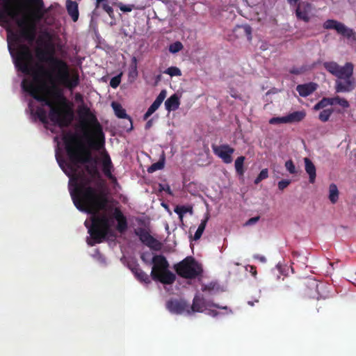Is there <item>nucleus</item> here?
Returning a JSON list of instances; mask_svg holds the SVG:
<instances>
[{"label": "nucleus", "mask_w": 356, "mask_h": 356, "mask_svg": "<svg viewBox=\"0 0 356 356\" xmlns=\"http://www.w3.org/2000/svg\"><path fill=\"white\" fill-rule=\"evenodd\" d=\"M153 264L151 277L153 280L159 282L163 284H172L176 280V275L169 269V264L163 255H155L153 257Z\"/></svg>", "instance_id": "0eeeda50"}, {"label": "nucleus", "mask_w": 356, "mask_h": 356, "mask_svg": "<svg viewBox=\"0 0 356 356\" xmlns=\"http://www.w3.org/2000/svg\"><path fill=\"white\" fill-rule=\"evenodd\" d=\"M304 163L305 171L309 175V181L311 184H314L316 177V167L309 158H305Z\"/></svg>", "instance_id": "412c9836"}, {"label": "nucleus", "mask_w": 356, "mask_h": 356, "mask_svg": "<svg viewBox=\"0 0 356 356\" xmlns=\"http://www.w3.org/2000/svg\"><path fill=\"white\" fill-rule=\"evenodd\" d=\"M166 95V90H162L147 110L153 114L159 108L163 100L165 99Z\"/></svg>", "instance_id": "393cba45"}, {"label": "nucleus", "mask_w": 356, "mask_h": 356, "mask_svg": "<svg viewBox=\"0 0 356 356\" xmlns=\"http://www.w3.org/2000/svg\"><path fill=\"white\" fill-rule=\"evenodd\" d=\"M102 165L103 172L105 175V176L110 179H115V178L113 177L112 174L113 163L109 155L107 153H106L104 156L102 161Z\"/></svg>", "instance_id": "4be33fe9"}, {"label": "nucleus", "mask_w": 356, "mask_h": 356, "mask_svg": "<svg viewBox=\"0 0 356 356\" xmlns=\"http://www.w3.org/2000/svg\"><path fill=\"white\" fill-rule=\"evenodd\" d=\"M164 73L170 75V76H179L181 75L180 69L175 66L167 68L164 71Z\"/></svg>", "instance_id": "72a5a7b5"}, {"label": "nucleus", "mask_w": 356, "mask_h": 356, "mask_svg": "<svg viewBox=\"0 0 356 356\" xmlns=\"http://www.w3.org/2000/svg\"><path fill=\"white\" fill-rule=\"evenodd\" d=\"M252 272H254V273H256V270H252Z\"/></svg>", "instance_id": "338daca9"}, {"label": "nucleus", "mask_w": 356, "mask_h": 356, "mask_svg": "<svg viewBox=\"0 0 356 356\" xmlns=\"http://www.w3.org/2000/svg\"><path fill=\"white\" fill-rule=\"evenodd\" d=\"M287 1V3L291 6H296V4H298V3L301 2L300 0H286Z\"/></svg>", "instance_id": "5fc2aeb1"}, {"label": "nucleus", "mask_w": 356, "mask_h": 356, "mask_svg": "<svg viewBox=\"0 0 356 356\" xmlns=\"http://www.w3.org/2000/svg\"><path fill=\"white\" fill-rule=\"evenodd\" d=\"M179 105L180 101L177 94H173L165 102V107L168 112L177 110Z\"/></svg>", "instance_id": "5701e85b"}, {"label": "nucleus", "mask_w": 356, "mask_h": 356, "mask_svg": "<svg viewBox=\"0 0 356 356\" xmlns=\"http://www.w3.org/2000/svg\"><path fill=\"white\" fill-rule=\"evenodd\" d=\"M128 267L131 270V271L133 273V274L134 273V270H135L134 268H140L139 264L136 261L129 263Z\"/></svg>", "instance_id": "49530a36"}, {"label": "nucleus", "mask_w": 356, "mask_h": 356, "mask_svg": "<svg viewBox=\"0 0 356 356\" xmlns=\"http://www.w3.org/2000/svg\"><path fill=\"white\" fill-rule=\"evenodd\" d=\"M269 123L271 124H286V117H274L270 119Z\"/></svg>", "instance_id": "79ce46f5"}, {"label": "nucleus", "mask_w": 356, "mask_h": 356, "mask_svg": "<svg viewBox=\"0 0 356 356\" xmlns=\"http://www.w3.org/2000/svg\"><path fill=\"white\" fill-rule=\"evenodd\" d=\"M164 168V161H159L154 163H153L152 165H151L149 168H148V172L149 173H152V172H154L156 170H161Z\"/></svg>", "instance_id": "e433bc0d"}, {"label": "nucleus", "mask_w": 356, "mask_h": 356, "mask_svg": "<svg viewBox=\"0 0 356 356\" xmlns=\"http://www.w3.org/2000/svg\"><path fill=\"white\" fill-rule=\"evenodd\" d=\"M191 210V208L185 206H177L174 211L179 216L180 219H182L183 216Z\"/></svg>", "instance_id": "c9c22d12"}, {"label": "nucleus", "mask_w": 356, "mask_h": 356, "mask_svg": "<svg viewBox=\"0 0 356 356\" xmlns=\"http://www.w3.org/2000/svg\"><path fill=\"white\" fill-rule=\"evenodd\" d=\"M10 53L13 58L15 67L24 74H33V80L24 79L22 81V88L34 99L41 102L42 106H48L49 109V118L60 127H68L73 120L74 113L69 102L63 93L55 87L53 95L55 101L49 98L42 92L44 83H38V75H44L54 79L70 90H73L80 83L79 75L77 72L70 75L67 63L54 55V49H37L35 56L38 61L48 64L49 70L43 65H37V70L33 67V56L29 46L19 44L15 52L8 46Z\"/></svg>", "instance_id": "f257e3e1"}, {"label": "nucleus", "mask_w": 356, "mask_h": 356, "mask_svg": "<svg viewBox=\"0 0 356 356\" xmlns=\"http://www.w3.org/2000/svg\"><path fill=\"white\" fill-rule=\"evenodd\" d=\"M324 68L337 79L334 83L335 92H350L355 88V79L353 77L354 65L347 62L343 66H340L334 61L323 63Z\"/></svg>", "instance_id": "7ed1b4c3"}, {"label": "nucleus", "mask_w": 356, "mask_h": 356, "mask_svg": "<svg viewBox=\"0 0 356 356\" xmlns=\"http://www.w3.org/2000/svg\"><path fill=\"white\" fill-rule=\"evenodd\" d=\"M118 7L121 11H122L124 13H128V12H131L133 10L134 6L131 5V4L125 5L122 3H120L118 4Z\"/></svg>", "instance_id": "37998d69"}, {"label": "nucleus", "mask_w": 356, "mask_h": 356, "mask_svg": "<svg viewBox=\"0 0 356 356\" xmlns=\"http://www.w3.org/2000/svg\"><path fill=\"white\" fill-rule=\"evenodd\" d=\"M207 289V286H204V287L203 288V291H206Z\"/></svg>", "instance_id": "680f3d73"}, {"label": "nucleus", "mask_w": 356, "mask_h": 356, "mask_svg": "<svg viewBox=\"0 0 356 356\" xmlns=\"http://www.w3.org/2000/svg\"><path fill=\"white\" fill-rule=\"evenodd\" d=\"M243 29H244V31H245V33L246 35L250 40L251 39V34H252V29H251V27L250 26H248V25H245V26H243Z\"/></svg>", "instance_id": "de8ad7c7"}, {"label": "nucleus", "mask_w": 356, "mask_h": 356, "mask_svg": "<svg viewBox=\"0 0 356 356\" xmlns=\"http://www.w3.org/2000/svg\"><path fill=\"white\" fill-rule=\"evenodd\" d=\"M35 115L38 118L40 121L43 124H47L48 122L47 120V113L45 109L42 106L37 107Z\"/></svg>", "instance_id": "2f4dec72"}, {"label": "nucleus", "mask_w": 356, "mask_h": 356, "mask_svg": "<svg viewBox=\"0 0 356 356\" xmlns=\"http://www.w3.org/2000/svg\"><path fill=\"white\" fill-rule=\"evenodd\" d=\"M79 115L82 120L84 127L88 124L92 127V135L88 131H85L83 134V137L86 139L88 146L90 149L100 150L104 147L105 138L102 127L96 116L92 113L90 108L85 105L79 108Z\"/></svg>", "instance_id": "20e7f679"}, {"label": "nucleus", "mask_w": 356, "mask_h": 356, "mask_svg": "<svg viewBox=\"0 0 356 356\" xmlns=\"http://www.w3.org/2000/svg\"><path fill=\"white\" fill-rule=\"evenodd\" d=\"M245 159V156H238L235 161L234 166H235L236 172L237 175L239 176H243V175L245 173V170L243 168Z\"/></svg>", "instance_id": "7c9ffc66"}, {"label": "nucleus", "mask_w": 356, "mask_h": 356, "mask_svg": "<svg viewBox=\"0 0 356 356\" xmlns=\"http://www.w3.org/2000/svg\"><path fill=\"white\" fill-rule=\"evenodd\" d=\"M333 111H334L332 108L323 110L319 113L318 119L323 122L328 121Z\"/></svg>", "instance_id": "473e14b6"}, {"label": "nucleus", "mask_w": 356, "mask_h": 356, "mask_svg": "<svg viewBox=\"0 0 356 356\" xmlns=\"http://www.w3.org/2000/svg\"><path fill=\"white\" fill-rule=\"evenodd\" d=\"M339 190L334 184H331L329 186V200L332 204L337 203L339 200Z\"/></svg>", "instance_id": "c85d7f7f"}, {"label": "nucleus", "mask_w": 356, "mask_h": 356, "mask_svg": "<svg viewBox=\"0 0 356 356\" xmlns=\"http://www.w3.org/2000/svg\"><path fill=\"white\" fill-rule=\"evenodd\" d=\"M29 3L34 6L35 9L32 13L33 18L38 21L41 20L47 10L44 9L43 0H27Z\"/></svg>", "instance_id": "a211bd4d"}, {"label": "nucleus", "mask_w": 356, "mask_h": 356, "mask_svg": "<svg viewBox=\"0 0 356 356\" xmlns=\"http://www.w3.org/2000/svg\"><path fill=\"white\" fill-rule=\"evenodd\" d=\"M18 26L21 28L19 33L12 34L11 38L16 42H19L21 38H24L29 42H33L35 38V27L34 25L27 26L24 20H18Z\"/></svg>", "instance_id": "1a4fd4ad"}, {"label": "nucleus", "mask_w": 356, "mask_h": 356, "mask_svg": "<svg viewBox=\"0 0 356 356\" xmlns=\"http://www.w3.org/2000/svg\"><path fill=\"white\" fill-rule=\"evenodd\" d=\"M184 48L182 43L179 41H177L170 44L169 51L172 54L180 51Z\"/></svg>", "instance_id": "f704fd0d"}, {"label": "nucleus", "mask_w": 356, "mask_h": 356, "mask_svg": "<svg viewBox=\"0 0 356 356\" xmlns=\"http://www.w3.org/2000/svg\"><path fill=\"white\" fill-rule=\"evenodd\" d=\"M121 82V74H118L113 77L110 81V86L113 88H116L119 86Z\"/></svg>", "instance_id": "a19ab883"}, {"label": "nucleus", "mask_w": 356, "mask_h": 356, "mask_svg": "<svg viewBox=\"0 0 356 356\" xmlns=\"http://www.w3.org/2000/svg\"><path fill=\"white\" fill-rule=\"evenodd\" d=\"M142 260L145 261V258L143 256L141 257Z\"/></svg>", "instance_id": "e2e57ef3"}, {"label": "nucleus", "mask_w": 356, "mask_h": 356, "mask_svg": "<svg viewBox=\"0 0 356 356\" xmlns=\"http://www.w3.org/2000/svg\"><path fill=\"white\" fill-rule=\"evenodd\" d=\"M66 9L68 15L71 17L73 22H76L79 17L78 3L75 1L67 0Z\"/></svg>", "instance_id": "aec40b11"}, {"label": "nucleus", "mask_w": 356, "mask_h": 356, "mask_svg": "<svg viewBox=\"0 0 356 356\" xmlns=\"http://www.w3.org/2000/svg\"><path fill=\"white\" fill-rule=\"evenodd\" d=\"M111 106L115 112V115L120 119H129L131 122V118L129 117L125 109H124L122 105L118 102H113L111 103Z\"/></svg>", "instance_id": "a878e982"}, {"label": "nucleus", "mask_w": 356, "mask_h": 356, "mask_svg": "<svg viewBox=\"0 0 356 356\" xmlns=\"http://www.w3.org/2000/svg\"><path fill=\"white\" fill-rule=\"evenodd\" d=\"M296 17L305 22L310 20V13L312 10V5L308 1H301L295 6Z\"/></svg>", "instance_id": "dca6fc26"}, {"label": "nucleus", "mask_w": 356, "mask_h": 356, "mask_svg": "<svg viewBox=\"0 0 356 356\" xmlns=\"http://www.w3.org/2000/svg\"><path fill=\"white\" fill-rule=\"evenodd\" d=\"M291 184V180L289 179H282L278 182V188L280 191H283Z\"/></svg>", "instance_id": "c03bdc74"}, {"label": "nucleus", "mask_w": 356, "mask_h": 356, "mask_svg": "<svg viewBox=\"0 0 356 356\" xmlns=\"http://www.w3.org/2000/svg\"><path fill=\"white\" fill-rule=\"evenodd\" d=\"M208 314L213 317L216 316L218 314V312L216 310H209Z\"/></svg>", "instance_id": "bf43d9fd"}, {"label": "nucleus", "mask_w": 356, "mask_h": 356, "mask_svg": "<svg viewBox=\"0 0 356 356\" xmlns=\"http://www.w3.org/2000/svg\"><path fill=\"white\" fill-rule=\"evenodd\" d=\"M213 307L216 308L227 309V307H220L218 305L212 302L211 301L207 300L202 296L195 295L191 307H189L191 314L193 312H203L207 309L208 307Z\"/></svg>", "instance_id": "f8f14e48"}, {"label": "nucleus", "mask_w": 356, "mask_h": 356, "mask_svg": "<svg viewBox=\"0 0 356 356\" xmlns=\"http://www.w3.org/2000/svg\"><path fill=\"white\" fill-rule=\"evenodd\" d=\"M63 140L67 154L72 164H85L92 161L90 151L79 143V137L77 134L68 132L64 134Z\"/></svg>", "instance_id": "39448f33"}, {"label": "nucleus", "mask_w": 356, "mask_h": 356, "mask_svg": "<svg viewBox=\"0 0 356 356\" xmlns=\"http://www.w3.org/2000/svg\"><path fill=\"white\" fill-rule=\"evenodd\" d=\"M176 273L186 279H195L202 273L201 265L192 257H187L174 266Z\"/></svg>", "instance_id": "6e6552de"}, {"label": "nucleus", "mask_w": 356, "mask_h": 356, "mask_svg": "<svg viewBox=\"0 0 356 356\" xmlns=\"http://www.w3.org/2000/svg\"><path fill=\"white\" fill-rule=\"evenodd\" d=\"M302 72V70L300 68L293 67L290 70V73L293 74H300Z\"/></svg>", "instance_id": "603ef678"}, {"label": "nucleus", "mask_w": 356, "mask_h": 356, "mask_svg": "<svg viewBox=\"0 0 356 356\" xmlns=\"http://www.w3.org/2000/svg\"><path fill=\"white\" fill-rule=\"evenodd\" d=\"M248 303H249L250 305H253V303H252V302H249Z\"/></svg>", "instance_id": "0e129e2a"}, {"label": "nucleus", "mask_w": 356, "mask_h": 356, "mask_svg": "<svg viewBox=\"0 0 356 356\" xmlns=\"http://www.w3.org/2000/svg\"><path fill=\"white\" fill-rule=\"evenodd\" d=\"M152 115V113L147 110L143 115V120H147Z\"/></svg>", "instance_id": "4d7b16f0"}, {"label": "nucleus", "mask_w": 356, "mask_h": 356, "mask_svg": "<svg viewBox=\"0 0 356 356\" xmlns=\"http://www.w3.org/2000/svg\"><path fill=\"white\" fill-rule=\"evenodd\" d=\"M134 276L141 283L149 284L151 283V278L140 268H134Z\"/></svg>", "instance_id": "bb28decb"}, {"label": "nucleus", "mask_w": 356, "mask_h": 356, "mask_svg": "<svg viewBox=\"0 0 356 356\" xmlns=\"http://www.w3.org/2000/svg\"><path fill=\"white\" fill-rule=\"evenodd\" d=\"M337 99H338V96H336L334 97H328V104L329 105H335V104H337Z\"/></svg>", "instance_id": "09e8293b"}, {"label": "nucleus", "mask_w": 356, "mask_h": 356, "mask_svg": "<svg viewBox=\"0 0 356 356\" xmlns=\"http://www.w3.org/2000/svg\"><path fill=\"white\" fill-rule=\"evenodd\" d=\"M328 101V97H323L321 101L314 105V109L318 111L324 108L325 107L329 106Z\"/></svg>", "instance_id": "ea45409f"}, {"label": "nucleus", "mask_w": 356, "mask_h": 356, "mask_svg": "<svg viewBox=\"0 0 356 356\" xmlns=\"http://www.w3.org/2000/svg\"><path fill=\"white\" fill-rule=\"evenodd\" d=\"M75 100L76 102H83V96L80 93H76L75 95Z\"/></svg>", "instance_id": "6e6d98bb"}, {"label": "nucleus", "mask_w": 356, "mask_h": 356, "mask_svg": "<svg viewBox=\"0 0 356 356\" xmlns=\"http://www.w3.org/2000/svg\"><path fill=\"white\" fill-rule=\"evenodd\" d=\"M337 104L344 108H347L350 106L349 102L344 98H341L338 96Z\"/></svg>", "instance_id": "a18cd8bd"}, {"label": "nucleus", "mask_w": 356, "mask_h": 356, "mask_svg": "<svg viewBox=\"0 0 356 356\" xmlns=\"http://www.w3.org/2000/svg\"><path fill=\"white\" fill-rule=\"evenodd\" d=\"M89 245H93L94 244L93 243H88Z\"/></svg>", "instance_id": "69168bd1"}, {"label": "nucleus", "mask_w": 356, "mask_h": 356, "mask_svg": "<svg viewBox=\"0 0 356 356\" xmlns=\"http://www.w3.org/2000/svg\"><path fill=\"white\" fill-rule=\"evenodd\" d=\"M306 116L305 111H298L291 113L286 115V122L288 123H296L301 122Z\"/></svg>", "instance_id": "b1692460"}, {"label": "nucleus", "mask_w": 356, "mask_h": 356, "mask_svg": "<svg viewBox=\"0 0 356 356\" xmlns=\"http://www.w3.org/2000/svg\"><path fill=\"white\" fill-rule=\"evenodd\" d=\"M162 190L166 191L170 195L172 194V191L170 189V187L168 185L166 186L165 188H162Z\"/></svg>", "instance_id": "052dcab7"}, {"label": "nucleus", "mask_w": 356, "mask_h": 356, "mask_svg": "<svg viewBox=\"0 0 356 356\" xmlns=\"http://www.w3.org/2000/svg\"><path fill=\"white\" fill-rule=\"evenodd\" d=\"M152 124H153V120H152V119L149 120L147 122L146 124H145V129H149L152 126Z\"/></svg>", "instance_id": "13d9d810"}, {"label": "nucleus", "mask_w": 356, "mask_h": 356, "mask_svg": "<svg viewBox=\"0 0 356 356\" xmlns=\"http://www.w3.org/2000/svg\"><path fill=\"white\" fill-rule=\"evenodd\" d=\"M285 168L286 170L292 175L297 174L298 171L296 168L293 163V161L291 159H289L285 162Z\"/></svg>", "instance_id": "58836bf2"}, {"label": "nucleus", "mask_w": 356, "mask_h": 356, "mask_svg": "<svg viewBox=\"0 0 356 356\" xmlns=\"http://www.w3.org/2000/svg\"><path fill=\"white\" fill-rule=\"evenodd\" d=\"M131 66L132 68H134L135 70H136V69H137V58L135 56H134L131 58Z\"/></svg>", "instance_id": "864d4df0"}, {"label": "nucleus", "mask_w": 356, "mask_h": 356, "mask_svg": "<svg viewBox=\"0 0 356 356\" xmlns=\"http://www.w3.org/2000/svg\"><path fill=\"white\" fill-rule=\"evenodd\" d=\"M167 309L173 314H181L186 312L188 314H191L189 305L186 300L180 299H171L166 302Z\"/></svg>", "instance_id": "2eb2a0df"}, {"label": "nucleus", "mask_w": 356, "mask_h": 356, "mask_svg": "<svg viewBox=\"0 0 356 356\" xmlns=\"http://www.w3.org/2000/svg\"><path fill=\"white\" fill-rule=\"evenodd\" d=\"M318 85L314 82L300 84L296 87V90L300 96L305 97L312 94L316 89Z\"/></svg>", "instance_id": "6ab92c4d"}, {"label": "nucleus", "mask_w": 356, "mask_h": 356, "mask_svg": "<svg viewBox=\"0 0 356 356\" xmlns=\"http://www.w3.org/2000/svg\"><path fill=\"white\" fill-rule=\"evenodd\" d=\"M255 259L259 260L261 263H266V258L264 256L259 255V254H255L253 257Z\"/></svg>", "instance_id": "3c124183"}, {"label": "nucleus", "mask_w": 356, "mask_h": 356, "mask_svg": "<svg viewBox=\"0 0 356 356\" xmlns=\"http://www.w3.org/2000/svg\"><path fill=\"white\" fill-rule=\"evenodd\" d=\"M2 8H0V19L6 21L7 17L15 19L19 15L18 6L13 0H2Z\"/></svg>", "instance_id": "9b49d317"}, {"label": "nucleus", "mask_w": 356, "mask_h": 356, "mask_svg": "<svg viewBox=\"0 0 356 356\" xmlns=\"http://www.w3.org/2000/svg\"><path fill=\"white\" fill-rule=\"evenodd\" d=\"M102 8L111 17L114 15V11L113 8L109 5L108 0L102 1L100 4L97 6V0L95 2V9Z\"/></svg>", "instance_id": "c756f323"}, {"label": "nucleus", "mask_w": 356, "mask_h": 356, "mask_svg": "<svg viewBox=\"0 0 356 356\" xmlns=\"http://www.w3.org/2000/svg\"><path fill=\"white\" fill-rule=\"evenodd\" d=\"M212 150L215 155L218 156L225 163H231L233 161L232 154L234 152V148L227 144L211 145Z\"/></svg>", "instance_id": "4468645a"}, {"label": "nucleus", "mask_w": 356, "mask_h": 356, "mask_svg": "<svg viewBox=\"0 0 356 356\" xmlns=\"http://www.w3.org/2000/svg\"><path fill=\"white\" fill-rule=\"evenodd\" d=\"M259 220V216H257V217H253V218H250L248 222H246L247 225H253L254 223H256L258 220Z\"/></svg>", "instance_id": "8fccbe9b"}, {"label": "nucleus", "mask_w": 356, "mask_h": 356, "mask_svg": "<svg viewBox=\"0 0 356 356\" xmlns=\"http://www.w3.org/2000/svg\"><path fill=\"white\" fill-rule=\"evenodd\" d=\"M252 272H254V273H256V270H252Z\"/></svg>", "instance_id": "774afa93"}, {"label": "nucleus", "mask_w": 356, "mask_h": 356, "mask_svg": "<svg viewBox=\"0 0 356 356\" xmlns=\"http://www.w3.org/2000/svg\"><path fill=\"white\" fill-rule=\"evenodd\" d=\"M135 234L138 236L140 241L150 249L159 251L162 248V243L153 237L149 232L143 227L135 229Z\"/></svg>", "instance_id": "9d476101"}, {"label": "nucleus", "mask_w": 356, "mask_h": 356, "mask_svg": "<svg viewBox=\"0 0 356 356\" xmlns=\"http://www.w3.org/2000/svg\"><path fill=\"white\" fill-rule=\"evenodd\" d=\"M153 264L151 277L153 280L159 282L163 284H172L176 280V275L169 269V264L163 255H155L153 257Z\"/></svg>", "instance_id": "423d86ee"}, {"label": "nucleus", "mask_w": 356, "mask_h": 356, "mask_svg": "<svg viewBox=\"0 0 356 356\" xmlns=\"http://www.w3.org/2000/svg\"><path fill=\"white\" fill-rule=\"evenodd\" d=\"M113 218L117 220V230L120 233H124L128 227L127 218L124 216L122 211L116 207L113 213Z\"/></svg>", "instance_id": "f3484780"}, {"label": "nucleus", "mask_w": 356, "mask_h": 356, "mask_svg": "<svg viewBox=\"0 0 356 356\" xmlns=\"http://www.w3.org/2000/svg\"><path fill=\"white\" fill-rule=\"evenodd\" d=\"M210 215L209 213H207L205 214V216L204 219L202 220L197 229L196 230L195 234H194V240L197 241L200 239L205 229V227L207 226V222L209 220Z\"/></svg>", "instance_id": "cd10ccee"}, {"label": "nucleus", "mask_w": 356, "mask_h": 356, "mask_svg": "<svg viewBox=\"0 0 356 356\" xmlns=\"http://www.w3.org/2000/svg\"><path fill=\"white\" fill-rule=\"evenodd\" d=\"M73 172L70 177V193L76 208L80 211L91 214L92 225L88 233L95 243H100L106 238L111 228L109 218L106 214L99 215V211L105 210L108 200L102 191L103 183L97 181L91 186L92 179L99 177L97 166L87 165L86 170L90 177L83 172H76V168L69 165Z\"/></svg>", "instance_id": "f03ea898"}, {"label": "nucleus", "mask_w": 356, "mask_h": 356, "mask_svg": "<svg viewBox=\"0 0 356 356\" xmlns=\"http://www.w3.org/2000/svg\"><path fill=\"white\" fill-rule=\"evenodd\" d=\"M323 28L327 30L334 29L337 33L346 38H350L354 35V31L348 28L344 24L335 19H327L323 23Z\"/></svg>", "instance_id": "ddd939ff"}, {"label": "nucleus", "mask_w": 356, "mask_h": 356, "mask_svg": "<svg viewBox=\"0 0 356 356\" xmlns=\"http://www.w3.org/2000/svg\"><path fill=\"white\" fill-rule=\"evenodd\" d=\"M268 177V170L267 168H264L261 170L257 178L254 179V184H258L262 180L266 179Z\"/></svg>", "instance_id": "4c0bfd02"}]
</instances>
